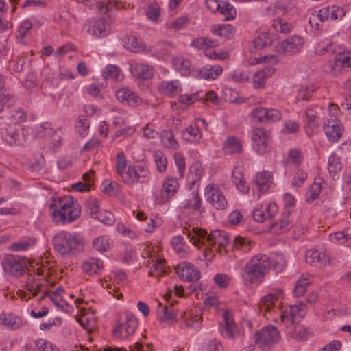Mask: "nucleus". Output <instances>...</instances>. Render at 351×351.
<instances>
[{"label": "nucleus", "instance_id": "nucleus-1", "mask_svg": "<svg viewBox=\"0 0 351 351\" xmlns=\"http://www.w3.org/2000/svg\"><path fill=\"white\" fill-rule=\"evenodd\" d=\"M115 169L121 180L125 184L133 186L136 184H147L150 179L149 171L145 164L127 165V160L123 152L116 156Z\"/></svg>", "mask_w": 351, "mask_h": 351}, {"label": "nucleus", "instance_id": "nucleus-2", "mask_svg": "<svg viewBox=\"0 0 351 351\" xmlns=\"http://www.w3.org/2000/svg\"><path fill=\"white\" fill-rule=\"evenodd\" d=\"M95 9L101 16L97 20H89L84 26L86 33L96 38H102L108 36L110 33V23L108 19L110 18L109 12L117 5L114 0H104L94 4Z\"/></svg>", "mask_w": 351, "mask_h": 351}, {"label": "nucleus", "instance_id": "nucleus-3", "mask_svg": "<svg viewBox=\"0 0 351 351\" xmlns=\"http://www.w3.org/2000/svg\"><path fill=\"white\" fill-rule=\"evenodd\" d=\"M182 232L186 234L193 245L201 248L215 247L217 245L226 246L230 242L228 234L220 230H213L210 234L202 228L193 227L191 229L184 228Z\"/></svg>", "mask_w": 351, "mask_h": 351}, {"label": "nucleus", "instance_id": "nucleus-4", "mask_svg": "<svg viewBox=\"0 0 351 351\" xmlns=\"http://www.w3.org/2000/svg\"><path fill=\"white\" fill-rule=\"evenodd\" d=\"M49 210L56 223L66 224L77 219L81 209L77 203H74L72 197H58L53 199Z\"/></svg>", "mask_w": 351, "mask_h": 351}, {"label": "nucleus", "instance_id": "nucleus-5", "mask_svg": "<svg viewBox=\"0 0 351 351\" xmlns=\"http://www.w3.org/2000/svg\"><path fill=\"white\" fill-rule=\"evenodd\" d=\"M270 258L264 254L254 256L241 271L243 281L247 285H258L261 283L270 269Z\"/></svg>", "mask_w": 351, "mask_h": 351}, {"label": "nucleus", "instance_id": "nucleus-6", "mask_svg": "<svg viewBox=\"0 0 351 351\" xmlns=\"http://www.w3.org/2000/svg\"><path fill=\"white\" fill-rule=\"evenodd\" d=\"M56 251L61 255L80 252L84 247L83 238L77 233L60 231L53 237Z\"/></svg>", "mask_w": 351, "mask_h": 351}, {"label": "nucleus", "instance_id": "nucleus-7", "mask_svg": "<svg viewBox=\"0 0 351 351\" xmlns=\"http://www.w3.org/2000/svg\"><path fill=\"white\" fill-rule=\"evenodd\" d=\"M2 266L5 272L16 277L23 275L26 270L31 271L27 267V261L25 257L8 254L2 261Z\"/></svg>", "mask_w": 351, "mask_h": 351}, {"label": "nucleus", "instance_id": "nucleus-8", "mask_svg": "<svg viewBox=\"0 0 351 351\" xmlns=\"http://www.w3.org/2000/svg\"><path fill=\"white\" fill-rule=\"evenodd\" d=\"M280 332L276 327L267 326L257 331L254 336L256 344L263 350H269L280 339Z\"/></svg>", "mask_w": 351, "mask_h": 351}, {"label": "nucleus", "instance_id": "nucleus-9", "mask_svg": "<svg viewBox=\"0 0 351 351\" xmlns=\"http://www.w3.org/2000/svg\"><path fill=\"white\" fill-rule=\"evenodd\" d=\"M271 134L263 127L254 128L251 131L252 147L257 154L263 155L269 150Z\"/></svg>", "mask_w": 351, "mask_h": 351}, {"label": "nucleus", "instance_id": "nucleus-10", "mask_svg": "<svg viewBox=\"0 0 351 351\" xmlns=\"http://www.w3.org/2000/svg\"><path fill=\"white\" fill-rule=\"evenodd\" d=\"M205 3L208 10L215 14L223 16V21L233 20L236 17V9L228 0H206Z\"/></svg>", "mask_w": 351, "mask_h": 351}, {"label": "nucleus", "instance_id": "nucleus-11", "mask_svg": "<svg viewBox=\"0 0 351 351\" xmlns=\"http://www.w3.org/2000/svg\"><path fill=\"white\" fill-rule=\"evenodd\" d=\"M1 137L10 146H22L27 141L24 128L19 125H10L2 129Z\"/></svg>", "mask_w": 351, "mask_h": 351}, {"label": "nucleus", "instance_id": "nucleus-12", "mask_svg": "<svg viewBox=\"0 0 351 351\" xmlns=\"http://www.w3.org/2000/svg\"><path fill=\"white\" fill-rule=\"evenodd\" d=\"M138 326V320L135 316L127 313L123 320H119L112 330L114 337L119 339L127 338L134 334Z\"/></svg>", "mask_w": 351, "mask_h": 351}, {"label": "nucleus", "instance_id": "nucleus-13", "mask_svg": "<svg viewBox=\"0 0 351 351\" xmlns=\"http://www.w3.org/2000/svg\"><path fill=\"white\" fill-rule=\"evenodd\" d=\"M219 331L224 338L235 340L239 337L240 332L238 329L232 315L228 311H225L222 315V320L219 325Z\"/></svg>", "mask_w": 351, "mask_h": 351}, {"label": "nucleus", "instance_id": "nucleus-14", "mask_svg": "<svg viewBox=\"0 0 351 351\" xmlns=\"http://www.w3.org/2000/svg\"><path fill=\"white\" fill-rule=\"evenodd\" d=\"M206 199L217 210H223L227 206L226 199L222 191L214 184H209L205 189Z\"/></svg>", "mask_w": 351, "mask_h": 351}, {"label": "nucleus", "instance_id": "nucleus-15", "mask_svg": "<svg viewBox=\"0 0 351 351\" xmlns=\"http://www.w3.org/2000/svg\"><path fill=\"white\" fill-rule=\"evenodd\" d=\"M322 112V108L318 106L306 110L305 124L308 135H312L317 132Z\"/></svg>", "mask_w": 351, "mask_h": 351}, {"label": "nucleus", "instance_id": "nucleus-16", "mask_svg": "<svg viewBox=\"0 0 351 351\" xmlns=\"http://www.w3.org/2000/svg\"><path fill=\"white\" fill-rule=\"evenodd\" d=\"M115 96L119 102L130 106H138L142 104L141 98L135 92L126 87L118 89Z\"/></svg>", "mask_w": 351, "mask_h": 351}, {"label": "nucleus", "instance_id": "nucleus-17", "mask_svg": "<svg viewBox=\"0 0 351 351\" xmlns=\"http://www.w3.org/2000/svg\"><path fill=\"white\" fill-rule=\"evenodd\" d=\"M302 45V38L299 36H293L283 40L280 43L278 51L282 53L293 54L298 52Z\"/></svg>", "mask_w": 351, "mask_h": 351}, {"label": "nucleus", "instance_id": "nucleus-18", "mask_svg": "<svg viewBox=\"0 0 351 351\" xmlns=\"http://www.w3.org/2000/svg\"><path fill=\"white\" fill-rule=\"evenodd\" d=\"M176 273L181 279L188 282L197 281L200 278L199 271L193 265L185 263L178 265Z\"/></svg>", "mask_w": 351, "mask_h": 351}, {"label": "nucleus", "instance_id": "nucleus-19", "mask_svg": "<svg viewBox=\"0 0 351 351\" xmlns=\"http://www.w3.org/2000/svg\"><path fill=\"white\" fill-rule=\"evenodd\" d=\"M278 212V206L276 203L271 202L265 207L261 206L256 207L253 211V219L259 223L274 217Z\"/></svg>", "mask_w": 351, "mask_h": 351}, {"label": "nucleus", "instance_id": "nucleus-20", "mask_svg": "<svg viewBox=\"0 0 351 351\" xmlns=\"http://www.w3.org/2000/svg\"><path fill=\"white\" fill-rule=\"evenodd\" d=\"M306 261L309 265L321 268L329 263V257L317 250H309L306 253Z\"/></svg>", "mask_w": 351, "mask_h": 351}, {"label": "nucleus", "instance_id": "nucleus-21", "mask_svg": "<svg viewBox=\"0 0 351 351\" xmlns=\"http://www.w3.org/2000/svg\"><path fill=\"white\" fill-rule=\"evenodd\" d=\"M132 75L143 80L151 79L154 75V69L146 64L134 62L130 67Z\"/></svg>", "mask_w": 351, "mask_h": 351}, {"label": "nucleus", "instance_id": "nucleus-22", "mask_svg": "<svg viewBox=\"0 0 351 351\" xmlns=\"http://www.w3.org/2000/svg\"><path fill=\"white\" fill-rule=\"evenodd\" d=\"M323 128L326 136L331 142H337L342 135V130L336 119L328 120L327 123H324Z\"/></svg>", "mask_w": 351, "mask_h": 351}, {"label": "nucleus", "instance_id": "nucleus-23", "mask_svg": "<svg viewBox=\"0 0 351 351\" xmlns=\"http://www.w3.org/2000/svg\"><path fill=\"white\" fill-rule=\"evenodd\" d=\"M222 149L227 155L240 154L243 152V143L237 136H230L223 142Z\"/></svg>", "mask_w": 351, "mask_h": 351}, {"label": "nucleus", "instance_id": "nucleus-24", "mask_svg": "<svg viewBox=\"0 0 351 351\" xmlns=\"http://www.w3.org/2000/svg\"><path fill=\"white\" fill-rule=\"evenodd\" d=\"M26 324L23 319L13 313H3L0 315V324L10 330H18Z\"/></svg>", "mask_w": 351, "mask_h": 351}, {"label": "nucleus", "instance_id": "nucleus-25", "mask_svg": "<svg viewBox=\"0 0 351 351\" xmlns=\"http://www.w3.org/2000/svg\"><path fill=\"white\" fill-rule=\"evenodd\" d=\"M172 64L175 69L183 76H189L195 71L191 61L182 56L174 57L172 59Z\"/></svg>", "mask_w": 351, "mask_h": 351}, {"label": "nucleus", "instance_id": "nucleus-26", "mask_svg": "<svg viewBox=\"0 0 351 351\" xmlns=\"http://www.w3.org/2000/svg\"><path fill=\"white\" fill-rule=\"evenodd\" d=\"M273 175L268 171L258 173L254 178V183L261 193H266L272 184Z\"/></svg>", "mask_w": 351, "mask_h": 351}, {"label": "nucleus", "instance_id": "nucleus-27", "mask_svg": "<svg viewBox=\"0 0 351 351\" xmlns=\"http://www.w3.org/2000/svg\"><path fill=\"white\" fill-rule=\"evenodd\" d=\"M104 267L103 261L97 258H90L82 264V271L89 276L99 274Z\"/></svg>", "mask_w": 351, "mask_h": 351}, {"label": "nucleus", "instance_id": "nucleus-28", "mask_svg": "<svg viewBox=\"0 0 351 351\" xmlns=\"http://www.w3.org/2000/svg\"><path fill=\"white\" fill-rule=\"evenodd\" d=\"M203 172L202 165L199 162H195L190 166L187 175V181L190 189H193L195 184L201 180Z\"/></svg>", "mask_w": 351, "mask_h": 351}, {"label": "nucleus", "instance_id": "nucleus-29", "mask_svg": "<svg viewBox=\"0 0 351 351\" xmlns=\"http://www.w3.org/2000/svg\"><path fill=\"white\" fill-rule=\"evenodd\" d=\"M182 138L184 141L194 143L198 142L202 137L199 127L195 123L188 126L181 132Z\"/></svg>", "mask_w": 351, "mask_h": 351}, {"label": "nucleus", "instance_id": "nucleus-30", "mask_svg": "<svg viewBox=\"0 0 351 351\" xmlns=\"http://www.w3.org/2000/svg\"><path fill=\"white\" fill-rule=\"evenodd\" d=\"M25 287L26 289L32 293L33 296H37L39 293H41L39 300H43L49 293L47 282L45 279H40L36 283H32L30 285H25Z\"/></svg>", "mask_w": 351, "mask_h": 351}, {"label": "nucleus", "instance_id": "nucleus-31", "mask_svg": "<svg viewBox=\"0 0 351 351\" xmlns=\"http://www.w3.org/2000/svg\"><path fill=\"white\" fill-rule=\"evenodd\" d=\"M157 316L160 322L170 321L176 322L177 321V314L172 309V306L164 305L161 302H158Z\"/></svg>", "mask_w": 351, "mask_h": 351}, {"label": "nucleus", "instance_id": "nucleus-32", "mask_svg": "<svg viewBox=\"0 0 351 351\" xmlns=\"http://www.w3.org/2000/svg\"><path fill=\"white\" fill-rule=\"evenodd\" d=\"M158 90L160 93L167 95H175L181 92L180 84L178 80L163 81L158 85Z\"/></svg>", "mask_w": 351, "mask_h": 351}, {"label": "nucleus", "instance_id": "nucleus-33", "mask_svg": "<svg viewBox=\"0 0 351 351\" xmlns=\"http://www.w3.org/2000/svg\"><path fill=\"white\" fill-rule=\"evenodd\" d=\"M330 7L327 6L320 9L317 13H313L309 18V23L311 25L318 29V27L319 26L318 21L320 22H324L330 19Z\"/></svg>", "mask_w": 351, "mask_h": 351}, {"label": "nucleus", "instance_id": "nucleus-34", "mask_svg": "<svg viewBox=\"0 0 351 351\" xmlns=\"http://www.w3.org/2000/svg\"><path fill=\"white\" fill-rule=\"evenodd\" d=\"M223 72L222 67L219 65L204 66L199 71L200 77L207 80H215Z\"/></svg>", "mask_w": 351, "mask_h": 351}, {"label": "nucleus", "instance_id": "nucleus-35", "mask_svg": "<svg viewBox=\"0 0 351 351\" xmlns=\"http://www.w3.org/2000/svg\"><path fill=\"white\" fill-rule=\"evenodd\" d=\"M124 47L132 52H140L145 49V45L134 36H126L122 38Z\"/></svg>", "mask_w": 351, "mask_h": 351}, {"label": "nucleus", "instance_id": "nucleus-36", "mask_svg": "<svg viewBox=\"0 0 351 351\" xmlns=\"http://www.w3.org/2000/svg\"><path fill=\"white\" fill-rule=\"evenodd\" d=\"M210 31L213 34L229 39L234 35L235 28L231 25L223 24L212 26Z\"/></svg>", "mask_w": 351, "mask_h": 351}, {"label": "nucleus", "instance_id": "nucleus-37", "mask_svg": "<svg viewBox=\"0 0 351 351\" xmlns=\"http://www.w3.org/2000/svg\"><path fill=\"white\" fill-rule=\"evenodd\" d=\"M179 184L177 179L167 178L165 180L162 187V195H165L167 197H171L174 195L178 188Z\"/></svg>", "mask_w": 351, "mask_h": 351}, {"label": "nucleus", "instance_id": "nucleus-38", "mask_svg": "<svg viewBox=\"0 0 351 351\" xmlns=\"http://www.w3.org/2000/svg\"><path fill=\"white\" fill-rule=\"evenodd\" d=\"M160 137L163 144L169 148L177 149L179 147V143L175 138L171 130H165L161 132Z\"/></svg>", "mask_w": 351, "mask_h": 351}, {"label": "nucleus", "instance_id": "nucleus-39", "mask_svg": "<svg viewBox=\"0 0 351 351\" xmlns=\"http://www.w3.org/2000/svg\"><path fill=\"white\" fill-rule=\"evenodd\" d=\"M106 80H113L115 81H121L123 75L121 69L116 65L108 64L102 73Z\"/></svg>", "mask_w": 351, "mask_h": 351}, {"label": "nucleus", "instance_id": "nucleus-40", "mask_svg": "<svg viewBox=\"0 0 351 351\" xmlns=\"http://www.w3.org/2000/svg\"><path fill=\"white\" fill-rule=\"evenodd\" d=\"M311 276L307 275L305 276L302 275L297 281L295 288L293 289V294L295 297L302 296L306 291V287L311 284Z\"/></svg>", "mask_w": 351, "mask_h": 351}, {"label": "nucleus", "instance_id": "nucleus-41", "mask_svg": "<svg viewBox=\"0 0 351 351\" xmlns=\"http://www.w3.org/2000/svg\"><path fill=\"white\" fill-rule=\"evenodd\" d=\"M253 243L247 238L237 236L234 239L233 250L247 253L252 248Z\"/></svg>", "mask_w": 351, "mask_h": 351}, {"label": "nucleus", "instance_id": "nucleus-42", "mask_svg": "<svg viewBox=\"0 0 351 351\" xmlns=\"http://www.w3.org/2000/svg\"><path fill=\"white\" fill-rule=\"evenodd\" d=\"M168 268L165 265V260L156 259L150 268L149 275L159 278L167 272Z\"/></svg>", "mask_w": 351, "mask_h": 351}, {"label": "nucleus", "instance_id": "nucleus-43", "mask_svg": "<svg viewBox=\"0 0 351 351\" xmlns=\"http://www.w3.org/2000/svg\"><path fill=\"white\" fill-rule=\"evenodd\" d=\"M341 158L332 154L328 160V169L330 176L334 177L338 171H341Z\"/></svg>", "mask_w": 351, "mask_h": 351}, {"label": "nucleus", "instance_id": "nucleus-44", "mask_svg": "<svg viewBox=\"0 0 351 351\" xmlns=\"http://www.w3.org/2000/svg\"><path fill=\"white\" fill-rule=\"evenodd\" d=\"M291 214V210H285L280 219L278 221H276L272 226L281 232H284L288 230L291 227V221L289 220V215Z\"/></svg>", "mask_w": 351, "mask_h": 351}, {"label": "nucleus", "instance_id": "nucleus-45", "mask_svg": "<svg viewBox=\"0 0 351 351\" xmlns=\"http://www.w3.org/2000/svg\"><path fill=\"white\" fill-rule=\"evenodd\" d=\"M153 158L159 172H164L167 169V160L162 151L156 150L153 153Z\"/></svg>", "mask_w": 351, "mask_h": 351}, {"label": "nucleus", "instance_id": "nucleus-46", "mask_svg": "<svg viewBox=\"0 0 351 351\" xmlns=\"http://www.w3.org/2000/svg\"><path fill=\"white\" fill-rule=\"evenodd\" d=\"M322 189L321 183L314 182L308 189L306 195V202L312 203L315 199L317 198Z\"/></svg>", "mask_w": 351, "mask_h": 351}, {"label": "nucleus", "instance_id": "nucleus-47", "mask_svg": "<svg viewBox=\"0 0 351 351\" xmlns=\"http://www.w3.org/2000/svg\"><path fill=\"white\" fill-rule=\"evenodd\" d=\"M34 239L27 237L12 244L10 249L14 251L26 250L34 243Z\"/></svg>", "mask_w": 351, "mask_h": 351}, {"label": "nucleus", "instance_id": "nucleus-48", "mask_svg": "<svg viewBox=\"0 0 351 351\" xmlns=\"http://www.w3.org/2000/svg\"><path fill=\"white\" fill-rule=\"evenodd\" d=\"M272 27L276 32L287 34L291 31L292 25L282 19H277L274 21Z\"/></svg>", "mask_w": 351, "mask_h": 351}, {"label": "nucleus", "instance_id": "nucleus-49", "mask_svg": "<svg viewBox=\"0 0 351 351\" xmlns=\"http://www.w3.org/2000/svg\"><path fill=\"white\" fill-rule=\"evenodd\" d=\"M93 247L98 252H103L109 249L110 243L105 237H98L93 240Z\"/></svg>", "mask_w": 351, "mask_h": 351}, {"label": "nucleus", "instance_id": "nucleus-50", "mask_svg": "<svg viewBox=\"0 0 351 351\" xmlns=\"http://www.w3.org/2000/svg\"><path fill=\"white\" fill-rule=\"evenodd\" d=\"M296 318L295 315L289 308L282 311L280 315V322L286 327L292 326L295 323Z\"/></svg>", "mask_w": 351, "mask_h": 351}, {"label": "nucleus", "instance_id": "nucleus-51", "mask_svg": "<svg viewBox=\"0 0 351 351\" xmlns=\"http://www.w3.org/2000/svg\"><path fill=\"white\" fill-rule=\"evenodd\" d=\"M77 322L84 329H86L88 332H90V330L95 328L96 324L95 319L93 315H84L77 319Z\"/></svg>", "mask_w": 351, "mask_h": 351}, {"label": "nucleus", "instance_id": "nucleus-52", "mask_svg": "<svg viewBox=\"0 0 351 351\" xmlns=\"http://www.w3.org/2000/svg\"><path fill=\"white\" fill-rule=\"evenodd\" d=\"M219 254H224L226 253L225 246L217 245L215 247H205L204 250V257L208 261H211L215 256L214 252Z\"/></svg>", "mask_w": 351, "mask_h": 351}, {"label": "nucleus", "instance_id": "nucleus-53", "mask_svg": "<svg viewBox=\"0 0 351 351\" xmlns=\"http://www.w3.org/2000/svg\"><path fill=\"white\" fill-rule=\"evenodd\" d=\"M277 300V297L271 293L268 294L261 299V308L265 310V311H269L272 308L274 302Z\"/></svg>", "mask_w": 351, "mask_h": 351}, {"label": "nucleus", "instance_id": "nucleus-54", "mask_svg": "<svg viewBox=\"0 0 351 351\" xmlns=\"http://www.w3.org/2000/svg\"><path fill=\"white\" fill-rule=\"evenodd\" d=\"M10 119L14 125H18L19 123L26 121L27 114L24 110L19 108L10 116Z\"/></svg>", "mask_w": 351, "mask_h": 351}, {"label": "nucleus", "instance_id": "nucleus-55", "mask_svg": "<svg viewBox=\"0 0 351 351\" xmlns=\"http://www.w3.org/2000/svg\"><path fill=\"white\" fill-rule=\"evenodd\" d=\"M173 157H174L176 165L178 169L180 178H182V177H184V171L186 169L184 157L183 156L182 154H181L180 152H176L174 154Z\"/></svg>", "mask_w": 351, "mask_h": 351}, {"label": "nucleus", "instance_id": "nucleus-56", "mask_svg": "<svg viewBox=\"0 0 351 351\" xmlns=\"http://www.w3.org/2000/svg\"><path fill=\"white\" fill-rule=\"evenodd\" d=\"M293 333L294 336L300 340H306L311 335V331L304 326H295Z\"/></svg>", "mask_w": 351, "mask_h": 351}, {"label": "nucleus", "instance_id": "nucleus-57", "mask_svg": "<svg viewBox=\"0 0 351 351\" xmlns=\"http://www.w3.org/2000/svg\"><path fill=\"white\" fill-rule=\"evenodd\" d=\"M181 315V319L186 328H192L194 329L199 328L197 316L195 317L191 316L186 317L185 312H182Z\"/></svg>", "mask_w": 351, "mask_h": 351}, {"label": "nucleus", "instance_id": "nucleus-58", "mask_svg": "<svg viewBox=\"0 0 351 351\" xmlns=\"http://www.w3.org/2000/svg\"><path fill=\"white\" fill-rule=\"evenodd\" d=\"M34 343L40 351H58V348H57L51 343L46 341L43 339L35 340Z\"/></svg>", "mask_w": 351, "mask_h": 351}, {"label": "nucleus", "instance_id": "nucleus-59", "mask_svg": "<svg viewBox=\"0 0 351 351\" xmlns=\"http://www.w3.org/2000/svg\"><path fill=\"white\" fill-rule=\"evenodd\" d=\"M94 218L108 225L112 224L114 222V216L112 213L107 210L100 212L97 215H95Z\"/></svg>", "mask_w": 351, "mask_h": 351}, {"label": "nucleus", "instance_id": "nucleus-60", "mask_svg": "<svg viewBox=\"0 0 351 351\" xmlns=\"http://www.w3.org/2000/svg\"><path fill=\"white\" fill-rule=\"evenodd\" d=\"M250 114L252 117L256 119L257 121L265 122L267 108L263 107H257L251 112Z\"/></svg>", "mask_w": 351, "mask_h": 351}, {"label": "nucleus", "instance_id": "nucleus-61", "mask_svg": "<svg viewBox=\"0 0 351 351\" xmlns=\"http://www.w3.org/2000/svg\"><path fill=\"white\" fill-rule=\"evenodd\" d=\"M289 309L295 315L302 319L305 316L306 306L304 303L300 302L299 304H295L289 306Z\"/></svg>", "mask_w": 351, "mask_h": 351}, {"label": "nucleus", "instance_id": "nucleus-62", "mask_svg": "<svg viewBox=\"0 0 351 351\" xmlns=\"http://www.w3.org/2000/svg\"><path fill=\"white\" fill-rule=\"evenodd\" d=\"M86 208L89 210L91 217L94 218L95 215H97L100 212L99 209V202L95 198H89L86 204Z\"/></svg>", "mask_w": 351, "mask_h": 351}, {"label": "nucleus", "instance_id": "nucleus-63", "mask_svg": "<svg viewBox=\"0 0 351 351\" xmlns=\"http://www.w3.org/2000/svg\"><path fill=\"white\" fill-rule=\"evenodd\" d=\"M214 281L219 287L225 288L228 286L230 278L225 274H217L214 277Z\"/></svg>", "mask_w": 351, "mask_h": 351}, {"label": "nucleus", "instance_id": "nucleus-64", "mask_svg": "<svg viewBox=\"0 0 351 351\" xmlns=\"http://www.w3.org/2000/svg\"><path fill=\"white\" fill-rule=\"evenodd\" d=\"M339 63H340L343 67L351 66V52L339 54L336 57V64L338 65Z\"/></svg>", "mask_w": 351, "mask_h": 351}]
</instances>
